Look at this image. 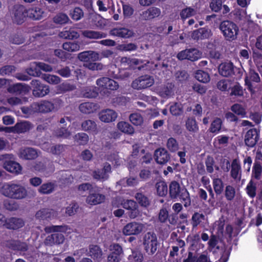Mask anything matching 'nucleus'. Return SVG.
I'll return each mask as SVG.
<instances>
[{"label":"nucleus","mask_w":262,"mask_h":262,"mask_svg":"<svg viewBox=\"0 0 262 262\" xmlns=\"http://www.w3.org/2000/svg\"><path fill=\"white\" fill-rule=\"evenodd\" d=\"M31 128V124L27 121L17 123L14 125L15 133H23L29 131Z\"/></svg>","instance_id":"obj_40"},{"label":"nucleus","mask_w":262,"mask_h":262,"mask_svg":"<svg viewBox=\"0 0 262 262\" xmlns=\"http://www.w3.org/2000/svg\"><path fill=\"white\" fill-rule=\"evenodd\" d=\"M167 147L171 152H174L178 150L179 145L177 140L173 138H170L167 140Z\"/></svg>","instance_id":"obj_58"},{"label":"nucleus","mask_w":262,"mask_h":262,"mask_svg":"<svg viewBox=\"0 0 262 262\" xmlns=\"http://www.w3.org/2000/svg\"><path fill=\"white\" fill-rule=\"evenodd\" d=\"M110 35L121 38H129L133 35V32L125 28H114L110 31Z\"/></svg>","instance_id":"obj_26"},{"label":"nucleus","mask_w":262,"mask_h":262,"mask_svg":"<svg viewBox=\"0 0 262 262\" xmlns=\"http://www.w3.org/2000/svg\"><path fill=\"white\" fill-rule=\"evenodd\" d=\"M145 228L144 224L134 221L127 224L123 227L122 232L125 235H136L141 233Z\"/></svg>","instance_id":"obj_7"},{"label":"nucleus","mask_w":262,"mask_h":262,"mask_svg":"<svg viewBox=\"0 0 262 262\" xmlns=\"http://www.w3.org/2000/svg\"><path fill=\"white\" fill-rule=\"evenodd\" d=\"M205 220V216L199 212L194 213L192 216V225L193 227H195L198 225H202L204 221Z\"/></svg>","instance_id":"obj_44"},{"label":"nucleus","mask_w":262,"mask_h":262,"mask_svg":"<svg viewBox=\"0 0 262 262\" xmlns=\"http://www.w3.org/2000/svg\"><path fill=\"white\" fill-rule=\"evenodd\" d=\"M82 129L91 133H97V126L94 121L91 120H86L82 122L81 124Z\"/></svg>","instance_id":"obj_33"},{"label":"nucleus","mask_w":262,"mask_h":262,"mask_svg":"<svg viewBox=\"0 0 262 262\" xmlns=\"http://www.w3.org/2000/svg\"><path fill=\"white\" fill-rule=\"evenodd\" d=\"M199 12V9L196 6H186L183 8L180 12L181 19L184 21L187 18L195 16Z\"/></svg>","instance_id":"obj_23"},{"label":"nucleus","mask_w":262,"mask_h":262,"mask_svg":"<svg viewBox=\"0 0 262 262\" xmlns=\"http://www.w3.org/2000/svg\"><path fill=\"white\" fill-rule=\"evenodd\" d=\"M195 77L198 81L203 83L207 82L210 80L208 74L202 70H198L196 72Z\"/></svg>","instance_id":"obj_52"},{"label":"nucleus","mask_w":262,"mask_h":262,"mask_svg":"<svg viewBox=\"0 0 262 262\" xmlns=\"http://www.w3.org/2000/svg\"><path fill=\"white\" fill-rule=\"evenodd\" d=\"M71 18L75 20H79L83 16L82 10L79 7H76L70 13Z\"/></svg>","instance_id":"obj_55"},{"label":"nucleus","mask_w":262,"mask_h":262,"mask_svg":"<svg viewBox=\"0 0 262 262\" xmlns=\"http://www.w3.org/2000/svg\"><path fill=\"white\" fill-rule=\"evenodd\" d=\"M106 159L112 162L113 164L116 166L121 165L122 162V160L119 158L118 155L116 153H114L110 155H107Z\"/></svg>","instance_id":"obj_63"},{"label":"nucleus","mask_w":262,"mask_h":262,"mask_svg":"<svg viewBox=\"0 0 262 262\" xmlns=\"http://www.w3.org/2000/svg\"><path fill=\"white\" fill-rule=\"evenodd\" d=\"M111 172V165L109 163H105L102 169H98L93 172V177L94 179L98 180L105 181L108 178V174Z\"/></svg>","instance_id":"obj_16"},{"label":"nucleus","mask_w":262,"mask_h":262,"mask_svg":"<svg viewBox=\"0 0 262 262\" xmlns=\"http://www.w3.org/2000/svg\"><path fill=\"white\" fill-rule=\"evenodd\" d=\"M229 140V137L225 135L219 136L214 140L215 146L219 148L226 146Z\"/></svg>","instance_id":"obj_51"},{"label":"nucleus","mask_w":262,"mask_h":262,"mask_svg":"<svg viewBox=\"0 0 262 262\" xmlns=\"http://www.w3.org/2000/svg\"><path fill=\"white\" fill-rule=\"evenodd\" d=\"M89 255L94 259H99L101 258L102 252L98 246L91 245L89 247Z\"/></svg>","instance_id":"obj_47"},{"label":"nucleus","mask_w":262,"mask_h":262,"mask_svg":"<svg viewBox=\"0 0 262 262\" xmlns=\"http://www.w3.org/2000/svg\"><path fill=\"white\" fill-rule=\"evenodd\" d=\"M187 130L191 133H196L199 130V126L195 119L188 118L185 122Z\"/></svg>","instance_id":"obj_38"},{"label":"nucleus","mask_w":262,"mask_h":262,"mask_svg":"<svg viewBox=\"0 0 262 262\" xmlns=\"http://www.w3.org/2000/svg\"><path fill=\"white\" fill-rule=\"evenodd\" d=\"M161 13V10L159 8L152 7L142 12L140 15V18L142 20H149L158 17Z\"/></svg>","instance_id":"obj_25"},{"label":"nucleus","mask_w":262,"mask_h":262,"mask_svg":"<svg viewBox=\"0 0 262 262\" xmlns=\"http://www.w3.org/2000/svg\"><path fill=\"white\" fill-rule=\"evenodd\" d=\"M99 109V105L97 103L92 102H83L79 106V110L80 112L84 114L94 113Z\"/></svg>","instance_id":"obj_20"},{"label":"nucleus","mask_w":262,"mask_h":262,"mask_svg":"<svg viewBox=\"0 0 262 262\" xmlns=\"http://www.w3.org/2000/svg\"><path fill=\"white\" fill-rule=\"evenodd\" d=\"M246 189L248 195L250 197L253 198L256 195V185L252 181H250L248 184Z\"/></svg>","instance_id":"obj_59"},{"label":"nucleus","mask_w":262,"mask_h":262,"mask_svg":"<svg viewBox=\"0 0 262 262\" xmlns=\"http://www.w3.org/2000/svg\"><path fill=\"white\" fill-rule=\"evenodd\" d=\"M56 187V185L51 182L43 184L38 189V191L41 194H50L53 192Z\"/></svg>","instance_id":"obj_42"},{"label":"nucleus","mask_w":262,"mask_h":262,"mask_svg":"<svg viewBox=\"0 0 262 262\" xmlns=\"http://www.w3.org/2000/svg\"><path fill=\"white\" fill-rule=\"evenodd\" d=\"M81 95L86 98H95L98 95V89L95 86H86L82 88Z\"/></svg>","instance_id":"obj_35"},{"label":"nucleus","mask_w":262,"mask_h":262,"mask_svg":"<svg viewBox=\"0 0 262 262\" xmlns=\"http://www.w3.org/2000/svg\"><path fill=\"white\" fill-rule=\"evenodd\" d=\"M221 120L220 119L216 118L211 124V126L209 128L211 133H216L219 132L221 127Z\"/></svg>","instance_id":"obj_64"},{"label":"nucleus","mask_w":262,"mask_h":262,"mask_svg":"<svg viewBox=\"0 0 262 262\" xmlns=\"http://www.w3.org/2000/svg\"><path fill=\"white\" fill-rule=\"evenodd\" d=\"M230 176L236 182H239L242 178V169L239 161L234 159L231 165Z\"/></svg>","instance_id":"obj_18"},{"label":"nucleus","mask_w":262,"mask_h":262,"mask_svg":"<svg viewBox=\"0 0 262 262\" xmlns=\"http://www.w3.org/2000/svg\"><path fill=\"white\" fill-rule=\"evenodd\" d=\"M135 198L138 203L142 206L147 207L150 204L148 199L141 193H137Z\"/></svg>","instance_id":"obj_57"},{"label":"nucleus","mask_w":262,"mask_h":262,"mask_svg":"<svg viewBox=\"0 0 262 262\" xmlns=\"http://www.w3.org/2000/svg\"><path fill=\"white\" fill-rule=\"evenodd\" d=\"M96 84L101 88L113 91L119 88L118 83L108 77H102L98 79L96 81Z\"/></svg>","instance_id":"obj_13"},{"label":"nucleus","mask_w":262,"mask_h":262,"mask_svg":"<svg viewBox=\"0 0 262 262\" xmlns=\"http://www.w3.org/2000/svg\"><path fill=\"white\" fill-rule=\"evenodd\" d=\"M212 35L210 29L201 28L192 32L191 37L194 40H204L209 38Z\"/></svg>","instance_id":"obj_17"},{"label":"nucleus","mask_w":262,"mask_h":262,"mask_svg":"<svg viewBox=\"0 0 262 262\" xmlns=\"http://www.w3.org/2000/svg\"><path fill=\"white\" fill-rule=\"evenodd\" d=\"M176 88L172 82H167L158 89V94L161 97L168 99L174 95Z\"/></svg>","instance_id":"obj_10"},{"label":"nucleus","mask_w":262,"mask_h":262,"mask_svg":"<svg viewBox=\"0 0 262 262\" xmlns=\"http://www.w3.org/2000/svg\"><path fill=\"white\" fill-rule=\"evenodd\" d=\"M1 191L4 196L14 200L24 199L28 195L26 188L13 181L4 183Z\"/></svg>","instance_id":"obj_1"},{"label":"nucleus","mask_w":262,"mask_h":262,"mask_svg":"<svg viewBox=\"0 0 262 262\" xmlns=\"http://www.w3.org/2000/svg\"><path fill=\"white\" fill-rule=\"evenodd\" d=\"M143 245L146 251L149 254H153L157 250L158 241L156 234L147 232L144 236Z\"/></svg>","instance_id":"obj_5"},{"label":"nucleus","mask_w":262,"mask_h":262,"mask_svg":"<svg viewBox=\"0 0 262 262\" xmlns=\"http://www.w3.org/2000/svg\"><path fill=\"white\" fill-rule=\"evenodd\" d=\"M258 133L255 128L249 130L245 137V144L249 147H253L258 141Z\"/></svg>","instance_id":"obj_22"},{"label":"nucleus","mask_w":262,"mask_h":262,"mask_svg":"<svg viewBox=\"0 0 262 262\" xmlns=\"http://www.w3.org/2000/svg\"><path fill=\"white\" fill-rule=\"evenodd\" d=\"M182 188L176 181H172L169 185V193L171 198H177L180 193Z\"/></svg>","instance_id":"obj_39"},{"label":"nucleus","mask_w":262,"mask_h":262,"mask_svg":"<svg viewBox=\"0 0 262 262\" xmlns=\"http://www.w3.org/2000/svg\"><path fill=\"white\" fill-rule=\"evenodd\" d=\"M220 29L226 40L232 41L237 38L239 28L234 23L229 20H224L220 25Z\"/></svg>","instance_id":"obj_3"},{"label":"nucleus","mask_w":262,"mask_h":262,"mask_svg":"<svg viewBox=\"0 0 262 262\" xmlns=\"http://www.w3.org/2000/svg\"><path fill=\"white\" fill-rule=\"evenodd\" d=\"M129 121L136 126H141L143 123V118L141 115L138 113L130 114L129 117Z\"/></svg>","instance_id":"obj_46"},{"label":"nucleus","mask_w":262,"mask_h":262,"mask_svg":"<svg viewBox=\"0 0 262 262\" xmlns=\"http://www.w3.org/2000/svg\"><path fill=\"white\" fill-rule=\"evenodd\" d=\"M7 246L14 250L26 251L28 249V246L26 243L18 241H8Z\"/></svg>","instance_id":"obj_31"},{"label":"nucleus","mask_w":262,"mask_h":262,"mask_svg":"<svg viewBox=\"0 0 262 262\" xmlns=\"http://www.w3.org/2000/svg\"><path fill=\"white\" fill-rule=\"evenodd\" d=\"M117 117V113L114 110L109 108L102 110L98 114L99 119L104 123L115 121Z\"/></svg>","instance_id":"obj_12"},{"label":"nucleus","mask_w":262,"mask_h":262,"mask_svg":"<svg viewBox=\"0 0 262 262\" xmlns=\"http://www.w3.org/2000/svg\"><path fill=\"white\" fill-rule=\"evenodd\" d=\"M7 91L10 93L25 95L27 94L30 90L29 86L26 84L18 83L15 84L10 85L9 81V85H8Z\"/></svg>","instance_id":"obj_14"},{"label":"nucleus","mask_w":262,"mask_h":262,"mask_svg":"<svg viewBox=\"0 0 262 262\" xmlns=\"http://www.w3.org/2000/svg\"><path fill=\"white\" fill-rule=\"evenodd\" d=\"M62 105V101L59 98H56L54 99L53 101L45 100L35 103L32 105V107L35 111L41 113H49L57 111Z\"/></svg>","instance_id":"obj_2"},{"label":"nucleus","mask_w":262,"mask_h":262,"mask_svg":"<svg viewBox=\"0 0 262 262\" xmlns=\"http://www.w3.org/2000/svg\"><path fill=\"white\" fill-rule=\"evenodd\" d=\"M212 184L215 192L217 194H221L224 189L223 181L219 178H214L213 179Z\"/></svg>","instance_id":"obj_49"},{"label":"nucleus","mask_w":262,"mask_h":262,"mask_svg":"<svg viewBox=\"0 0 262 262\" xmlns=\"http://www.w3.org/2000/svg\"><path fill=\"white\" fill-rule=\"evenodd\" d=\"M53 21L56 24L62 25L68 23L70 19L67 14L59 13L54 17Z\"/></svg>","instance_id":"obj_50"},{"label":"nucleus","mask_w":262,"mask_h":262,"mask_svg":"<svg viewBox=\"0 0 262 262\" xmlns=\"http://www.w3.org/2000/svg\"><path fill=\"white\" fill-rule=\"evenodd\" d=\"M42 78L48 83L52 84H57L60 82V78L56 75L44 74Z\"/></svg>","instance_id":"obj_56"},{"label":"nucleus","mask_w":262,"mask_h":262,"mask_svg":"<svg viewBox=\"0 0 262 262\" xmlns=\"http://www.w3.org/2000/svg\"><path fill=\"white\" fill-rule=\"evenodd\" d=\"M202 53L197 49H186L180 52L177 55L180 60L188 59L191 61H195L200 58Z\"/></svg>","instance_id":"obj_9"},{"label":"nucleus","mask_w":262,"mask_h":262,"mask_svg":"<svg viewBox=\"0 0 262 262\" xmlns=\"http://www.w3.org/2000/svg\"><path fill=\"white\" fill-rule=\"evenodd\" d=\"M26 72L29 75L34 77H39L41 72L39 68V63L37 62L31 63L29 68L27 69Z\"/></svg>","instance_id":"obj_41"},{"label":"nucleus","mask_w":262,"mask_h":262,"mask_svg":"<svg viewBox=\"0 0 262 262\" xmlns=\"http://www.w3.org/2000/svg\"><path fill=\"white\" fill-rule=\"evenodd\" d=\"M105 197L104 195L99 193H90L86 198V202L91 205H95L103 202Z\"/></svg>","instance_id":"obj_29"},{"label":"nucleus","mask_w":262,"mask_h":262,"mask_svg":"<svg viewBox=\"0 0 262 262\" xmlns=\"http://www.w3.org/2000/svg\"><path fill=\"white\" fill-rule=\"evenodd\" d=\"M260 77L258 74L253 70H250L248 75L245 78V81L246 84L249 87L251 86V81L258 82L260 81Z\"/></svg>","instance_id":"obj_45"},{"label":"nucleus","mask_w":262,"mask_h":262,"mask_svg":"<svg viewBox=\"0 0 262 262\" xmlns=\"http://www.w3.org/2000/svg\"><path fill=\"white\" fill-rule=\"evenodd\" d=\"M13 159V155L12 154L0 155V161L2 162L3 167L6 170L15 174H19L21 173L22 167Z\"/></svg>","instance_id":"obj_4"},{"label":"nucleus","mask_w":262,"mask_h":262,"mask_svg":"<svg viewBox=\"0 0 262 262\" xmlns=\"http://www.w3.org/2000/svg\"><path fill=\"white\" fill-rule=\"evenodd\" d=\"M26 11L27 9L23 6H15L11 13L13 21L18 24H21L27 16Z\"/></svg>","instance_id":"obj_11"},{"label":"nucleus","mask_w":262,"mask_h":262,"mask_svg":"<svg viewBox=\"0 0 262 262\" xmlns=\"http://www.w3.org/2000/svg\"><path fill=\"white\" fill-rule=\"evenodd\" d=\"M117 128L121 132L128 135H133L135 133L134 128L128 122L120 121L117 124Z\"/></svg>","instance_id":"obj_30"},{"label":"nucleus","mask_w":262,"mask_h":262,"mask_svg":"<svg viewBox=\"0 0 262 262\" xmlns=\"http://www.w3.org/2000/svg\"><path fill=\"white\" fill-rule=\"evenodd\" d=\"M24 225V222L21 219L11 217L7 219L5 227L15 230L23 227Z\"/></svg>","instance_id":"obj_27"},{"label":"nucleus","mask_w":262,"mask_h":262,"mask_svg":"<svg viewBox=\"0 0 262 262\" xmlns=\"http://www.w3.org/2000/svg\"><path fill=\"white\" fill-rule=\"evenodd\" d=\"M120 62L121 67L124 69L133 68L135 66H140L143 62L142 60L137 58H130L126 57H121Z\"/></svg>","instance_id":"obj_24"},{"label":"nucleus","mask_w":262,"mask_h":262,"mask_svg":"<svg viewBox=\"0 0 262 262\" xmlns=\"http://www.w3.org/2000/svg\"><path fill=\"white\" fill-rule=\"evenodd\" d=\"M244 92L242 86L239 83H236L231 89L230 95L236 96H242L243 95Z\"/></svg>","instance_id":"obj_62"},{"label":"nucleus","mask_w":262,"mask_h":262,"mask_svg":"<svg viewBox=\"0 0 262 262\" xmlns=\"http://www.w3.org/2000/svg\"><path fill=\"white\" fill-rule=\"evenodd\" d=\"M231 110L238 115L244 117L246 115L245 109L239 104H235L231 107Z\"/></svg>","instance_id":"obj_60"},{"label":"nucleus","mask_w":262,"mask_h":262,"mask_svg":"<svg viewBox=\"0 0 262 262\" xmlns=\"http://www.w3.org/2000/svg\"><path fill=\"white\" fill-rule=\"evenodd\" d=\"M156 189L157 193L160 196H164L167 193V186L164 182H158L156 184Z\"/></svg>","instance_id":"obj_53"},{"label":"nucleus","mask_w":262,"mask_h":262,"mask_svg":"<svg viewBox=\"0 0 262 262\" xmlns=\"http://www.w3.org/2000/svg\"><path fill=\"white\" fill-rule=\"evenodd\" d=\"M31 85L32 87L33 94L35 97H43L50 92L49 86L41 84L38 80H32Z\"/></svg>","instance_id":"obj_8"},{"label":"nucleus","mask_w":262,"mask_h":262,"mask_svg":"<svg viewBox=\"0 0 262 262\" xmlns=\"http://www.w3.org/2000/svg\"><path fill=\"white\" fill-rule=\"evenodd\" d=\"M154 156L156 161L159 164H165L170 159L169 155L164 148H159L156 150Z\"/></svg>","instance_id":"obj_21"},{"label":"nucleus","mask_w":262,"mask_h":262,"mask_svg":"<svg viewBox=\"0 0 262 262\" xmlns=\"http://www.w3.org/2000/svg\"><path fill=\"white\" fill-rule=\"evenodd\" d=\"M178 197L183 201L184 205L185 207H187L190 205L191 200L189 194L186 188L182 187L181 191L179 194Z\"/></svg>","instance_id":"obj_48"},{"label":"nucleus","mask_w":262,"mask_h":262,"mask_svg":"<svg viewBox=\"0 0 262 262\" xmlns=\"http://www.w3.org/2000/svg\"><path fill=\"white\" fill-rule=\"evenodd\" d=\"M155 83L152 76L145 75L135 79L132 83V87L136 90H142L151 86Z\"/></svg>","instance_id":"obj_6"},{"label":"nucleus","mask_w":262,"mask_h":262,"mask_svg":"<svg viewBox=\"0 0 262 262\" xmlns=\"http://www.w3.org/2000/svg\"><path fill=\"white\" fill-rule=\"evenodd\" d=\"M170 111L172 115H180L183 112L182 104L180 103H176L170 106Z\"/></svg>","instance_id":"obj_61"},{"label":"nucleus","mask_w":262,"mask_h":262,"mask_svg":"<svg viewBox=\"0 0 262 262\" xmlns=\"http://www.w3.org/2000/svg\"><path fill=\"white\" fill-rule=\"evenodd\" d=\"M64 241V237L62 233H55L48 236L45 241V245L53 246L62 244Z\"/></svg>","instance_id":"obj_19"},{"label":"nucleus","mask_w":262,"mask_h":262,"mask_svg":"<svg viewBox=\"0 0 262 262\" xmlns=\"http://www.w3.org/2000/svg\"><path fill=\"white\" fill-rule=\"evenodd\" d=\"M63 49L69 52L78 51L80 49V43L78 41H68L62 44Z\"/></svg>","instance_id":"obj_37"},{"label":"nucleus","mask_w":262,"mask_h":262,"mask_svg":"<svg viewBox=\"0 0 262 262\" xmlns=\"http://www.w3.org/2000/svg\"><path fill=\"white\" fill-rule=\"evenodd\" d=\"M219 72L223 76H229L233 72V64L230 62L223 63L219 67Z\"/></svg>","instance_id":"obj_32"},{"label":"nucleus","mask_w":262,"mask_h":262,"mask_svg":"<svg viewBox=\"0 0 262 262\" xmlns=\"http://www.w3.org/2000/svg\"><path fill=\"white\" fill-rule=\"evenodd\" d=\"M19 156L22 159L31 160L37 158L38 153L35 149L32 148H21L19 150Z\"/></svg>","instance_id":"obj_28"},{"label":"nucleus","mask_w":262,"mask_h":262,"mask_svg":"<svg viewBox=\"0 0 262 262\" xmlns=\"http://www.w3.org/2000/svg\"><path fill=\"white\" fill-rule=\"evenodd\" d=\"M74 139L75 142L78 144L84 145L88 143L89 137L84 133H79L74 136Z\"/></svg>","instance_id":"obj_43"},{"label":"nucleus","mask_w":262,"mask_h":262,"mask_svg":"<svg viewBox=\"0 0 262 262\" xmlns=\"http://www.w3.org/2000/svg\"><path fill=\"white\" fill-rule=\"evenodd\" d=\"M82 34L85 37L90 39H100L105 38L107 36V34L105 33L92 30L83 31Z\"/></svg>","instance_id":"obj_34"},{"label":"nucleus","mask_w":262,"mask_h":262,"mask_svg":"<svg viewBox=\"0 0 262 262\" xmlns=\"http://www.w3.org/2000/svg\"><path fill=\"white\" fill-rule=\"evenodd\" d=\"M78 58L81 61L88 63L96 61L100 59L98 53L93 51H86L78 54Z\"/></svg>","instance_id":"obj_15"},{"label":"nucleus","mask_w":262,"mask_h":262,"mask_svg":"<svg viewBox=\"0 0 262 262\" xmlns=\"http://www.w3.org/2000/svg\"><path fill=\"white\" fill-rule=\"evenodd\" d=\"M27 16L34 19H40L42 18L43 11L39 8H34L27 9Z\"/></svg>","instance_id":"obj_36"},{"label":"nucleus","mask_w":262,"mask_h":262,"mask_svg":"<svg viewBox=\"0 0 262 262\" xmlns=\"http://www.w3.org/2000/svg\"><path fill=\"white\" fill-rule=\"evenodd\" d=\"M235 189L232 186L228 185L226 186L225 196L228 201L233 200L235 196Z\"/></svg>","instance_id":"obj_54"}]
</instances>
